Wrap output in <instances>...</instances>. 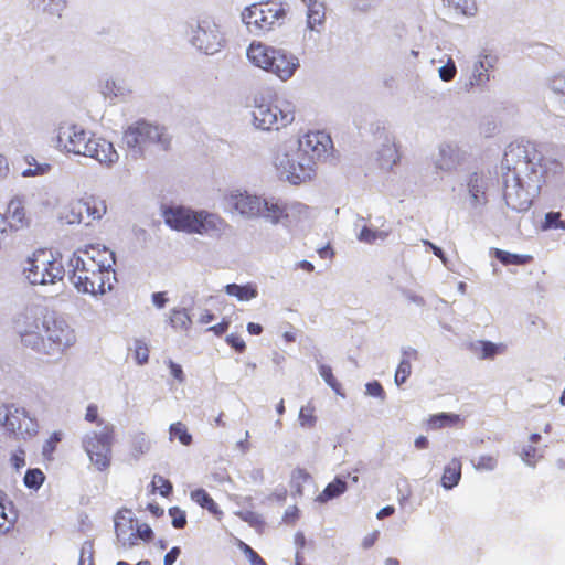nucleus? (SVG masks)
Here are the masks:
<instances>
[{
  "label": "nucleus",
  "mask_w": 565,
  "mask_h": 565,
  "mask_svg": "<svg viewBox=\"0 0 565 565\" xmlns=\"http://www.w3.org/2000/svg\"><path fill=\"white\" fill-rule=\"evenodd\" d=\"M172 328L180 331H188L191 328L192 319L186 309H173L170 315Z\"/></svg>",
  "instance_id": "36"
},
{
  "label": "nucleus",
  "mask_w": 565,
  "mask_h": 565,
  "mask_svg": "<svg viewBox=\"0 0 565 565\" xmlns=\"http://www.w3.org/2000/svg\"><path fill=\"white\" fill-rule=\"evenodd\" d=\"M151 483L153 490H158L162 497H168L172 492V483L162 476H153Z\"/></svg>",
  "instance_id": "47"
},
{
  "label": "nucleus",
  "mask_w": 565,
  "mask_h": 565,
  "mask_svg": "<svg viewBox=\"0 0 565 565\" xmlns=\"http://www.w3.org/2000/svg\"><path fill=\"white\" fill-rule=\"evenodd\" d=\"M226 342L230 344L233 349H235L236 352L243 353L246 349L245 341L243 338L238 334H230L226 337Z\"/></svg>",
  "instance_id": "55"
},
{
  "label": "nucleus",
  "mask_w": 565,
  "mask_h": 565,
  "mask_svg": "<svg viewBox=\"0 0 565 565\" xmlns=\"http://www.w3.org/2000/svg\"><path fill=\"white\" fill-rule=\"evenodd\" d=\"M67 0H31L34 9L42 11L50 17L61 18L66 8Z\"/></svg>",
  "instance_id": "29"
},
{
  "label": "nucleus",
  "mask_w": 565,
  "mask_h": 565,
  "mask_svg": "<svg viewBox=\"0 0 565 565\" xmlns=\"http://www.w3.org/2000/svg\"><path fill=\"white\" fill-rule=\"evenodd\" d=\"M24 162L29 166L25 170H23V175H43L50 171L51 166L46 162L38 163L36 160L32 156H25Z\"/></svg>",
  "instance_id": "40"
},
{
  "label": "nucleus",
  "mask_w": 565,
  "mask_h": 565,
  "mask_svg": "<svg viewBox=\"0 0 565 565\" xmlns=\"http://www.w3.org/2000/svg\"><path fill=\"white\" fill-rule=\"evenodd\" d=\"M162 215L169 227L189 234L210 235L221 233L228 227V224L217 214L193 211L184 206L167 207Z\"/></svg>",
  "instance_id": "3"
},
{
  "label": "nucleus",
  "mask_w": 565,
  "mask_h": 565,
  "mask_svg": "<svg viewBox=\"0 0 565 565\" xmlns=\"http://www.w3.org/2000/svg\"><path fill=\"white\" fill-rule=\"evenodd\" d=\"M18 328L22 343L45 355L62 354L76 339L74 330L64 320L49 313L24 316Z\"/></svg>",
  "instance_id": "2"
},
{
  "label": "nucleus",
  "mask_w": 565,
  "mask_h": 565,
  "mask_svg": "<svg viewBox=\"0 0 565 565\" xmlns=\"http://www.w3.org/2000/svg\"><path fill=\"white\" fill-rule=\"evenodd\" d=\"M135 359L138 364H145L148 362L149 348L145 342L139 340L135 342Z\"/></svg>",
  "instance_id": "51"
},
{
  "label": "nucleus",
  "mask_w": 565,
  "mask_h": 565,
  "mask_svg": "<svg viewBox=\"0 0 565 565\" xmlns=\"http://www.w3.org/2000/svg\"><path fill=\"white\" fill-rule=\"evenodd\" d=\"M135 519L129 510L118 511L115 516V531L119 540H124L128 531L134 529Z\"/></svg>",
  "instance_id": "31"
},
{
  "label": "nucleus",
  "mask_w": 565,
  "mask_h": 565,
  "mask_svg": "<svg viewBox=\"0 0 565 565\" xmlns=\"http://www.w3.org/2000/svg\"><path fill=\"white\" fill-rule=\"evenodd\" d=\"M507 169L504 174L503 198L509 207L523 211L530 206L525 188L540 190L543 184L562 173L558 161L545 162L536 145L530 141L512 142L508 146L502 160Z\"/></svg>",
  "instance_id": "1"
},
{
  "label": "nucleus",
  "mask_w": 565,
  "mask_h": 565,
  "mask_svg": "<svg viewBox=\"0 0 565 565\" xmlns=\"http://www.w3.org/2000/svg\"><path fill=\"white\" fill-rule=\"evenodd\" d=\"M2 217H6L7 230L19 231L30 225V217L25 207L24 201L19 198H12L6 209Z\"/></svg>",
  "instance_id": "19"
},
{
  "label": "nucleus",
  "mask_w": 565,
  "mask_h": 565,
  "mask_svg": "<svg viewBox=\"0 0 565 565\" xmlns=\"http://www.w3.org/2000/svg\"><path fill=\"white\" fill-rule=\"evenodd\" d=\"M115 263L116 259L113 250L99 244H92L75 250L68 260V266L115 273L113 269Z\"/></svg>",
  "instance_id": "13"
},
{
  "label": "nucleus",
  "mask_w": 565,
  "mask_h": 565,
  "mask_svg": "<svg viewBox=\"0 0 565 565\" xmlns=\"http://www.w3.org/2000/svg\"><path fill=\"white\" fill-rule=\"evenodd\" d=\"M0 426L17 438L28 439L38 434V422L24 408L0 405Z\"/></svg>",
  "instance_id": "14"
},
{
  "label": "nucleus",
  "mask_w": 565,
  "mask_h": 565,
  "mask_svg": "<svg viewBox=\"0 0 565 565\" xmlns=\"http://www.w3.org/2000/svg\"><path fill=\"white\" fill-rule=\"evenodd\" d=\"M169 515L172 519V525L175 529H183L186 525V514L179 507H172L169 509Z\"/></svg>",
  "instance_id": "49"
},
{
  "label": "nucleus",
  "mask_w": 565,
  "mask_h": 565,
  "mask_svg": "<svg viewBox=\"0 0 565 565\" xmlns=\"http://www.w3.org/2000/svg\"><path fill=\"white\" fill-rule=\"evenodd\" d=\"M438 73L444 82L452 81L457 74V67L452 58H448L447 63L439 68Z\"/></svg>",
  "instance_id": "50"
},
{
  "label": "nucleus",
  "mask_w": 565,
  "mask_h": 565,
  "mask_svg": "<svg viewBox=\"0 0 565 565\" xmlns=\"http://www.w3.org/2000/svg\"><path fill=\"white\" fill-rule=\"evenodd\" d=\"M497 458L491 455H483L475 463L477 470H493L497 467Z\"/></svg>",
  "instance_id": "52"
},
{
  "label": "nucleus",
  "mask_w": 565,
  "mask_h": 565,
  "mask_svg": "<svg viewBox=\"0 0 565 565\" xmlns=\"http://www.w3.org/2000/svg\"><path fill=\"white\" fill-rule=\"evenodd\" d=\"M286 13L284 3L268 0L246 8L242 17L249 32L262 34L273 30L286 17Z\"/></svg>",
  "instance_id": "8"
},
{
  "label": "nucleus",
  "mask_w": 565,
  "mask_h": 565,
  "mask_svg": "<svg viewBox=\"0 0 565 565\" xmlns=\"http://www.w3.org/2000/svg\"><path fill=\"white\" fill-rule=\"evenodd\" d=\"M24 275L31 285H54L65 274L62 257L52 249H36L28 259Z\"/></svg>",
  "instance_id": "6"
},
{
  "label": "nucleus",
  "mask_w": 565,
  "mask_h": 565,
  "mask_svg": "<svg viewBox=\"0 0 565 565\" xmlns=\"http://www.w3.org/2000/svg\"><path fill=\"white\" fill-rule=\"evenodd\" d=\"M380 3L381 0H354L353 10L361 13H367L374 10Z\"/></svg>",
  "instance_id": "53"
},
{
  "label": "nucleus",
  "mask_w": 565,
  "mask_h": 565,
  "mask_svg": "<svg viewBox=\"0 0 565 565\" xmlns=\"http://www.w3.org/2000/svg\"><path fill=\"white\" fill-rule=\"evenodd\" d=\"M307 26L311 31L319 32L326 21V6L318 0H306Z\"/></svg>",
  "instance_id": "23"
},
{
  "label": "nucleus",
  "mask_w": 565,
  "mask_h": 565,
  "mask_svg": "<svg viewBox=\"0 0 565 565\" xmlns=\"http://www.w3.org/2000/svg\"><path fill=\"white\" fill-rule=\"evenodd\" d=\"M181 553L180 547L174 546L172 547L166 555H164V565H173V563L177 561Z\"/></svg>",
  "instance_id": "61"
},
{
  "label": "nucleus",
  "mask_w": 565,
  "mask_h": 565,
  "mask_svg": "<svg viewBox=\"0 0 565 565\" xmlns=\"http://www.w3.org/2000/svg\"><path fill=\"white\" fill-rule=\"evenodd\" d=\"M227 295L235 297L239 301H248L257 297V288L253 284L237 285L228 284L225 286Z\"/></svg>",
  "instance_id": "30"
},
{
  "label": "nucleus",
  "mask_w": 565,
  "mask_h": 565,
  "mask_svg": "<svg viewBox=\"0 0 565 565\" xmlns=\"http://www.w3.org/2000/svg\"><path fill=\"white\" fill-rule=\"evenodd\" d=\"M333 148L331 137L323 131H309L299 140L298 148L307 154L316 164L327 158Z\"/></svg>",
  "instance_id": "15"
},
{
  "label": "nucleus",
  "mask_w": 565,
  "mask_h": 565,
  "mask_svg": "<svg viewBox=\"0 0 565 565\" xmlns=\"http://www.w3.org/2000/svg\"><path fill=\"white\" fill-rule=\"evenodd\" d=\"M365 387H366V393L370 396L379 397L381 399L385 398V392L380 382H377V381L369 382Z\"/></svg>",
  "instance_id": "56"
},
{
  "label": "nucleus",
  "mask_w": 565,
  "mask_h": 565,
  "mask_svg": "<svg viewBox=\"0 0 565 565\" xmlns=\"http://www.w3.org/2000/svg\"><path fill=\"white\" fill-rule=\"evenodd\" d=\"M276 164L286 179L296 185L308 182L316 175L317 164L299 149L278 154Z\"/></svg>",
  "instance_id": "10"
},
{
  "label": "nucleus",
  "mask_w": 565,
  "mask_h": 565,
  "mask_svg": "<svg viewBox=\"0 0 565 565\" xmlns=\"http://www.w3.org/2000/svg\"><path fill=\"white\" fill-rule=\"evenodd\" d=\"M170 440L177 439L182 446H190L193 441L186 425L182 422L172 423L169 427Z\"/></svg>",
  "instance_id": "34"
},
{
  "label": "nucleus",
  "mask_w": 565,
  "mask_h": 565,
  "mask_svg": "<svg viewBox=\"0 0 565 565\" xmlns=\"http://www.w3.org/2000/svg\"><path fill=\"white\" fill-rule=\"evenodd\" d=\"M263 202V215L270 220L273 223H278L282 218L288 217V211L290 209L296 210L298 212L308 210V206L301 203H294L291 206H289L287 203L277 200V199H270V200H262Z\"/></svg>",
  "instance_id": "21"
},
{
  "label": "nucleus",
  "mask_w": 565,
  "mask_h": 565,
  "mask_svg": "<svg viewBox=\"0 0 565 565\" xmlns=\"http://www.w3.org/2000/svg\"><path fill=\"white\" fill-rule=\"evenodd\" d=\"M169 367H170L171 375L175 380H178L179 382L184 381V373H183L181 365L174 363L173 361H169Z\"/></svg>",
  "instance_id": "60"
},
{
  "label": "nucleus",
  "mask_w": 565,
  "mask_h": 565,
  "mask_svg": "<svg viewBox=\"0 0 565 565\" xmlns=\"http://www.w3.org/2000/svg\"><path fill=\"white\" fill-rule=\"evenodd\" d=\"M137 537L146 542H150L153 539V531L148 524L142 523L140 525H137L136 533L130 534L129 544L134 545L136 543Z\"/></svg>",
  "instance_id": "45"
},
{
  "label": "nucleus",
  "mask_w": 565,
  "mask_h": 565,
  "mask_svg": "<svg viewBox=\"0 0 565 565\" xmlns=\"http://www.w3.org/2000/svg\"><path fill=\"white\" fill-rule=\"evenodd\" d=\"M461 461L458 458L451 461L444 468L441 476V486L445 489H452L456 487L461 478Z\"/></svg>",
  "instance_id": "26"
},
{
  "label": "nucleus",
  "mask_w": 565,
  "mask_h": 565,
  "mask_svg": "<svg viewBox=\"0 0 565 565\" xmlns=\"http://www.w3.org/2000/svg\"><path fill=\"white\" fill-rule=\"evenodd\" d=\"M379 536H380L379 531H373L372 533L367 534L363 539V542H362L363 547L370 548L371 546H373L375 544V542L377 541Z\"/></svg>",
  "instance_id": "64"
},
{
  "label": "nucleus",
  "mask_w": 565,
  "mask_h": 565,
  "mask_svg": "<svg viewBox=\"0 0 565 565\" xmlns=\"http://www.w3.org/2000/svg\"><path fill=\"white\" fill-rule=\"evenodd\" d=\"M545 225L547 227L564 228L565 223L561 220V214L556 212H550L545 216Z\"/></svg>",
  "instance_id": "57"
},
{
  "label": "nucleus",
  "mask_w": 565,
  "mask_h": 565,
  "mask_svg": "<svg viewBox=\"0 0 565 565\" xmlns=\"http://www.w3.org/2000/svg\"><path fill=\"white\" fill-rule=\"evenodd\" d=\"M320 375L335 393L341 394V384L333 375L332 369L329 365L320 366Z\"/></svg>",
  "instance_id": "48"
},
{
  "label": "nucleus",
  "mask_w": 565,
  "mask_h": 565,
  "mask_svg": "<svg viewBox=\"0 0 565 565\" xmlns=\"http://www.w3.org/2000/svg\"><path fill=\"white\" fill-rule=\"evenodd\" d=\"M230 323V319L225 317L217 324L210 327L207 331H211L215 335L221 337L228 330Z\"/></svg>",
  "instance_id": "59"
},
{
  "label": "nucleus",
  "mask_w": 565,
  "mask_h": 565,
  "mask_svg": "<svg viewBox=\"0 0 565 565\" xmlns=\"http://www.w3.org/2000/svg\"><path fill=\"white\" fill-rule=\"evenodd\" d=\"M124 142L128 148L143 150L152 145H158L167 150L171 138L164 127L138 120L130 125L124 132Z\"/></svg>",
  "instance_id": "9"
},
{
  "label": "nucleus",
  "mask_w": 565,
  "mask_h": 565,
  "mask_svg": "<svg viewBox=\"0 0 565 565\" xmlns=\"http://www.w3.org/2000/svg\"><path fill=\"white\" fill-rule=\"evenodd\" d=\"M463 419L458 414L439 413L431 415L428 420V427L431 429H441L446 427H456L462 425Z\"/></svg>",
  "instance_id": "27"
},
{
  "label": "nucleus",
  "mask_w": 565,
  "mask_h": 565,
  "mask_svg": "<svg viewBox=\"0 0 565 565\" xmlns=\"http://www.w3.org/2000/svg\"><path fill=\"white\" fill-rule=\"evenodd\" d=\"M86 150L82 156L93 158L100 163L110 164L118 159L113 143L95 135L89 136Z\"/></svg>",
  "instance_id": "17"
},
{
  "label": "nucleus",
  "mask_w": 565,
  "mask_h": 565,
  "mask_svg": "<svg viewBox=\"0 0 565 565\" xmlns=\"http://www.w3.org/2000/svg\"><path fill=\"white\" fill-rule=\"evenodd\" d=\"M470 348L482 360L493 359L497 354L505 351L504 344H495L490 341H478L471 343Z\"/></svg>",
  "instance_id": "28"
},
{
  "label": "nucleus",
  "mask_w": 565,
  "mask_h": 565,
  "mask_svg": "<svg viewBox=\"0 0 565 565\" xmlns=\"http://www.w3.org/2000/svg\"><path fill=\"white\" fill-rule=\"evenodd\" d=\"M387 236H388V232L376 231V230H372L367 226H364L359 234V239L361 242L372 244L376 239H385Z\"/></svg>",
  "instance_id": "42"
},
{
  "label": "nucleus",
  "mask_w": 565,
  "mask_h": 565,
  "mask_svg": "<svg viewBox=\"0 0 565 565\" xmlns=\"http://www.w3.org/2000/svg\"><path fill=\"white\" fill-rule=\"evenodd\" d=\"M75 209L79 213L84 212L86 223H89L94 220H99L106 213V205L104 201H100L94 196L77 200Z\"/></svg>",
  "instance_id": "22"
},
{
  "label": "nucleus",
  "mask_w": 565,
  "mask_h": 565,
  "mask_svg": "<svg viewBox=\"0 0 565 565\" xmlns=\"http://www.w3.org/2000/svg\"><path fill=\"white\" fill-rule=\"evenodd\" d=\"M347 488V482L344 480L335 478L332 482L327 484L323 491L319 494L318 499L321 502H327L344 493Z\"/></svg>",
  "instance_id": "35"
},
{
  "label": "nucleus",
  "mask_w": 565,
  "mask_h": 565,
  "mask_svg": "<svg viewBox=\"0 0 565 565\" xmlns=\"http://www.w3.org/2000/svg\"><path fill=\"white\" fill-rule=\"evenodd\" d=\"M418 352L415 349L403 351V359L397 365L395 372V383L401 386L404 384L412 373V360H416Z\"/></svg>",
  "instance_id": "25"
},
{
  "label": "nucleus",
  "mask_w": 565,
  "mask_h": 565,
  "mask_svg": "<svg viewBox=\"0 0 565 565\" xmlns=\"http://www.w3.org/2000/svg\"><path fill=\"white\" fill-rule=\"evenodd\" d=\"M295 105L284 97L274 95L263 98L255 106L253 121L262 130H279L290 125L295 119Z\"/></svg>",
  "instance_id": "5"
},
{
  "label": "nucleus",
  "mask_w": 565,
  "mask_h": 565,
  "mask_svg": "<svg viewBox=\"0 0 565 565\" xmlns=\"http://www.w3.org/2000/svg\"><path fill=\"white\" fill-rule=\"evenodd\" d=\"M192 44L205 54H214L225 43L222 26L211 15L201 17L195 29L192 30Z\"/></svg>",
  "instance_id": "12"
},
{
  "label": "nucleus",
  "mask_w": 565,
  "mask_h": 565,
  "mask_svg": "<svg viewBox=\"0 0 565 565\" xmlns=\"http://www.w3.org/2000/svg\"><path fill=\"white\" fill-rule=\"evenodd\" d=\"M299 518V510L297 507H290L284 514V521L287 523H294Z\"/></svg>",
  "instance_id": "62"
},
{
  "label": "nucleus",
  "mask_w": 565,
  "mask_h": 565,
  "mask_svg": "<svg viewBox=\"0 0 565 565\" xmlns=\"http://www.w3.org/2000/svg\"><path fill=\"white\" fill-rule=\"evenodd\" d=\"M116 439L113 424H105L96 431H89L82 438V447L98 471H106L111 463V449Z\"/></svg>",
  "instance_id": "7"
},
{
  "label": "nucleus",
  "mask_w": 565,
  "mask_h": 565,
  "mask_svg": "<svg viewBox=\"0 0 565 565\" xmlns=\"http://www.w3.org/2000/svg\"><path fill=\"white\" fill-rule=\"evenodd\" d=\"M191 499L202 509L207 510L217 520H221L223 518V511L220 509L218 504L214 501V499L204 489H196L192 491Z\"/></svg>",
  "instance_id": "24"
},
{
  "label": "nucleus",
  "mask_w": 565,
  "mask_h": 565,
  "mask_svg": "<svg viewBox=\"0 0 565 565\" xmlns=\"http://www.w3.org/2000/svg\"><path fill=\"white\" fill-rule=\"evenodd\" d=\"M227 203L234 211L242 215L252 217L262 214L263 202L256 195H250L246 192L231 193L227 198Z\"/></svg>",
  "instance_id": "18"
},
{
  "label": "nucleus",
  "mask_w": 565,
  "mask_h": 565,
  "mask_svg": "<svg viewBox=\"0 0 565 565\" xmlns=\"http://www.w3.org/2000/svg\"><path fill=\"white\" fill-rule=\"evenodd\" d=\"M76 201L72 202L64 211L62 218L68 224H79L85 222L84 212H77Z\"/></svg>",
  "instance_id": "43"
},
{
  "label": "nucleus",
  "mask_w": 565,
  "mask_h": 565,
  "mask_svg": "<svg viewBox=\"0 0 565 565\" xmlns=\"http://www.w3.org/2000/svg\"><path fill=\"white\" fill-rule=\"evenodd\" d=\"M495 258L503 265H526L533 262L531 255H519L502 249L495 250Z\"/></svg>",
  "instance_id": "37"
},
{
  "label": "nucleus",
  "mask_w": 565,
  "mask_h": 565,
  "mask_svg": "<svg viewBox=\"0 0 565 565\" xmlns=\"http://www.w3.org/2000/svg\"><path fill=\"white\" fill-rule=\"evenodd\" d=\"M85 420H87L89 423H95L100 428L103 427V425L106 424L104 419L99 418L98 407L95 404H90L87 406L86 414H85Z\"/></svg>",
  "instance_id": "54"
},
{
  "label": "nucleus",
  "mask_w": 565,
  "mask_h": 565,
  "mask_svg": "<svg viewBox=\"0 0 565 565\" xmlns=\"http://www.w3.org/2000/svg\"><path fill=\"white\" fill-rule=\"evenodd\" d=\"M70 280L77 291L90 295H104L113 289L115 273L83 267H70Z\"/></svg>",
  "instance_id": "11"
},
{
  "label": "nucleus",
  "mask_w": 565,
  "mask_h": 565,
  "mask_svg": "<svg viewBox=\"0 0 565 565\" xmlns=\"http://www.w3.org/2000/svg\"><path fill=\"white\" fill-rule=\"evenodd\" d=\"M64 435L61 430L53 431L49 438L43 443L42 456L45 460L52 461L54 454L57 449V445L62 441Z\"/></svg>",
  "instance_id": "38"
},
{
  "label": "nucleus",
  "mask_w": 565,
  "mask_h": 565,
  "mask_svg": "<svg viewBox=\"0 0 565 565\" xmlns=\"http://www.w3.org/2000/svg\"><path fill=\"white\" fill-rule=\"evenodd\" d=\"M498 57L493 54L486 53L480 55V60L475 63L472 74L469 83L466 84V89L470 90L473 87L484 86L489 79V72L494 68Z\"/></svg>",
  "instance_id": "20"
},
{
  "label": "nucleus",
  "mask_w": 565,
  "mask_h": 565,
  "mask_svg": "<svg viewBox=\"0 0 565 565\" xmlns=\"http://www.w3.org/2000/svg\"><path fill=\"white\" fill-rule=\"evenodd\" d=\"M449 6H452L456 10L460 11L465 15H472L476 10L475 0H447Z\"/></svg>",
  "instance_id": "44"
},
{
  "label": "nucleus",
  "mask_w": 565,
  "mask_h": 565,
  "mask_svg": "<svg viewBox=\"0 0 565 565\" xmlns=\"http://www.w3.org/2000/svg\"><path fill=\"white\" fill-rule=\"evenodd\" d=\"M316 408L311 403L302 406L299 412V423L302 427L311 428L316 425Z\"/></svg>",
  "instance_id": "41"
},
{
  "label": "nucleus",
  "mask_w": 565,
  "mask_h": 565,
  "mask_svg": "<svg viewBox=\"0 0 565 565\" xmlns=\"http://www.w3.org/2000/svg\"><path fill=\"white\" fill-rule=\"evenodd\" d=\"M238 547L244 553V555L247 557L250 565H267L266 562L264 561V558H262L260 555L245 542L239 541Z\"/></svg>",
  "instance_id": "46"
},
{
  "label": "nucleus",
  "mask_w": 565,
  "mask_h": 565,
  "mask_svg": "<svg viewBox=\"0 0 565 565\" xmlns=\"http://www.w3.org/2000/svg\"><path fill=\"white\" fill-rule=\"evenodd\" d=\"M236 515L241 520L248 522L249 524H254L258 519L257 514L254 513L253 511H239L236 513Z\"/></svg>",
  "instance_id": "63"
},
{
  "label": "nucleus",
  "mask_w": 565,
  "mask_h": 565,
  "mask_svg": "<svg viewBox=\"0 0 565 565\" xmlns=\"http://www.w3.org/2000/svg\"><path fill=\"white\" fill-rule=\"evenodd\" d=\"M468 188L475 204H481L487 201L486 182L482 177L473 173L469 179Z\"/></svg>",
  "instance_id": "33"
},
{
  "label": "nucleus",
  "mask_w": 565,
  "mask_h": 565,
  "mask_svg": "<svg viewBox=\"0 0 565 565\" xmlns=\"http://www.w3.org/2000/svg\"><path fill=\"white\" fill-rule=\"evenodd\" d=\"M11 466L15 469H21L25 466V451L23 449H17L10 458Z\"/></svg>",
  "instance_id": "58"
},
{
  "label": "nucleus",
  "mask_w": 565,
  "mask_h": 565,
  "mask_svg": "<svg viewBox=\"0 0 565 565\" xmlns=\"http://www.w3.org/2000/svg\"><path fill=\"white\" fill-rule=\"evenodd\" d=\"M541 440L540 434H532L530 436V445L523 447L521 451L522 460L529 466H535L536 462L543 457L540 452L539 448L535 447L537 443Z\"/></svg>",
  "instance_id": "32"
},
{
  "label": "nucleus",
  "mask_w": 565,
  "mask_h": 565,
  "mask_svg": "<svg viewBox=\"0 0 565 565\" xmlns=\"http://www.w3.org/2000/svg\"><path fill=\"white\" fill-rule=\"evenodd\" d=\"M88 134L77 125H62L58 127L56 145L61 150L68 153H85Z\"/></svg>",
  "instance_id": "16"
},
{
  "label": "nucleus",
  "mask_w": 565,
  "mask_h": 565,
  "mask_svg": "<svg viewBox=\"0 0 565 565\" xmlns=\"http://www.w3.org/2000/svg\"><path fill=\"white\" fill-rule=\"evenodd\" d=\"M45 481L44 472L39 468L28 469L25 471L23 483L26 488L38 490Z\"/></svg>",
  "instance_id": "39"
},
{
  "label": "nucleus",
  "mask_w": 565,
  "mask_h": 565,
  "mask_svg": "<svg viewBox=\"0 0 565 565\" xmlns=\"http://www.w3.org/2000/svg\"><path fill=\"white\" fill-rule=\"evenodd\" d=\"M246 53L253 65L276 75L281 81L291 78L299 67V60L295 55L260 41H253Z\"/></svg>",
  "instance_id": "4"
}]
</instances>
